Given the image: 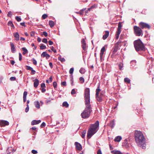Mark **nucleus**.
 Wrapping results in <instances>:
<instances>
[{"mask_svg": "<svg viewBox=\"0 0 154 154\" xmlns=\"http://www.w3.org/2000/svg\"><path fill=\"white\" fill-rule=\"evenodd\" d=\"M84 100L85 108L81 114L82 118L85 119L88 118L92 111V107L90 104V94L89 88H87L85 90Z\"/></svg>", "mask_w": 154, "mask_h": 154, "instance_id": "1", "label": "nucleus"}, {"mask_svg": "<svg viewBox=\"0 0 154 154\" xmlns=\"http://www.w3.org/2000/svg\"><path fill=\"white\" fill-rule=\"evenodd\" d=\"M99 122L98 120L94 124L90 125L87 133L88 138H90L97 132L99 129Z\"/></svg>", "mask_w": 154, "mask_h": 154, "instance_id": "2", "label": "nucleus"}, {"mask_svg": "<svg viewBox=\"0 0 154 154\" xmlns=\"http://www.w3.org/2000/svg\"><path fill=\"white\" fill-rule=\"evenodd\" d=\"M134 137L136 143L137 145L144 144L145 142V139L143 133L139 131H135L134 133Z\"/></svg>", "mask_w": 154, "mask_h": 154, "instance_id": "3", "label": "nucleus"}, {"mask_svg": "<svg viewBox=\"0 0 154 154\" xmlns=\"http://www.w3.org/2000/svg\"><path fill=\"white\" fill-rule=\"evenodd\" d=\"M134 43V47L137 51H145V47L140 39L135 41Z\"/></svg>", "mask_w": 154, "mask_h": 154, "instance_id": "4", "label": "nucleus"}, {"mask_svg": "<svg viewBox=\"0 0 154 154\" xmlns=\"http://www.w3.org/2000/svg\"><path fill=\"white\" fill-rule=\"evenodd\" d=\"M133 29L134 33L136 36H140L143 35V30L139 26H134Z\"/></svg>", "mask_w": 154, "mask_h": 154, "instance_id": "5", "label": "nucleus"}, {"mask_svg": "<svg viewBox=\"0 0 154 154\" xmlns=\"http://www.w3.org/2000/svg\"><path fill=\"white\" fill-rule=\"evenodd\" d=\"M139 25L142 29L144 28L149 29L150 28V26L148 24L143 22H140L139 23Z\"/></svg>", "mask_w": 154, "mask_h": 154, "instance_id": "6", "label": "nucleus"}, {"mask_svg": "<svg viewBox=\"0 0 154 154\" xmlns=\"http://www.w3.org/2000/svg\"><path fill=\"white\" fill-rule=\"evenodd\" d=\"M81 43L82 44V48L84 51H85L87 49V46L85 43V41L84 38L82 39Z\"/></svg>", "mask_w": 154, "mask_h": 154, "instance_id": "7", "label": "nucleus"}, {"mask_svg": "<svg viewBox=\"0 0 154 154\" xmlns=\"http://www.w3.org/2000/svg\"><path fill=\"white\" fill-rule=\"evenodd\" d=\"M119 46L117 45H115L114 48H113V51L112 52V54L111 55L112 57H114L115 55H116L115 54L117 51L120 49Z\"/></svg>", "mask_w": 154, "mask_h": 154, "instance_id": "8", "label": "nucleus"}, {"mask_svg": "<svg viewBox=\"0 0 154 154\" xmlns=\"http://www.w3.org/2000/svg\"><path fill=\"white\" fill-rule=\"evenodd\" d=\"M9 125V122L7 121L3 120H1L0 121V125L2 126H5L8 125Z\"/></svg>", "mask_w": 154, "mask_h": 154, "instance_id": "9", "label": "nucleus"}, {"mask_svg": "<svg viewBox=\"0 0 154 154\" xmlns=\"http://www.w3.org/2000/svg\"><path fill=\"white\" fill-rule=\"evenodd\" d=\"M96 96V98L97 101L99 102H101L102 101V98L103 97V94H101L100 95L99 94Z\"/></svg>", "mask_w": 154, "mask_h": 154, "instance_id": "10", "label": "nucleus"}, {"mask_svg": "<svg viewBox=\"0 0 154 154\" xmlns=\"http://www.w3.org/2000/svg\"><path fill=\"white\" fill-rule=\"evenodd\" d=\"M75 146L77 149L80 150L82 149V146L81 145L77 142H75Z\"/></svg>", "mask_w": 154, "mask_h": 154, "instance_id": "11", "label": "nucleus"}, {"mask_svg": "<svg viewBox=\"0 0 154 154\" xmlns=\"http://www.w3.org/2000/svg\"><path fill=\"white\" fill-rule=\"evenodd\" d=\"M105 50V48L104 46L101 49L100 53V59L101 60L103 58V54Z\"/></svg>", "mask_w": 154, "mask_h": 154, "instance_id": "12", "label": "nucleus"}, {"mask_svg": "<svg viewBox=\"0 0 154 154\" xmlns=\"http://www.w3.org/2000/svg\"><path fill=\"white\" fill-rule=\"evenodd\" d=\"M10 46L11 47V51L13 53H14L16 51V48L14 43L12 42H10Z\"/></svg>", "mask_w": 154, "mask_h": 154, "instance_id": "13", "label": "nucleus"}, {"mask_svg": "<svg viewBox=\"0 0 154 154\" xmlns=\"http://www.w3.org/2000/svg\"><path fill=\"white\" fill-rule=\"evenodd\" d=\"M41 56L43 57H45L47 59H48L50 57V55L46 52H43Z\"/></svg>", "mask_w": 154, "mask_h": 154, "instance_id": "14", "label": "nucleus"}, {"mask_svg": "<svg viewBox=\"0 0 154 154\" xmlns=\"http://www.w3.org/2000/svg\"><path fill=\"white\" fill-rule=\"evenodd\" d=\"M33 81L34 82V86L35 88H37L38 87L39 83L38 80L37 79H35L34 80H33Z\"/></svg>", "mask_w": 154, "mask_h": 154, "instance_id": "15", "label": "nucleus"}, {"mask_svg": "<svg viewBox=\"0 0 154 154\" xmlns=\"http://www.w3.org/2000/svg\"><path fill=\"white\" fill-rule=\"evenodd\" d=\"M109 32L108 31H105L104 35H103V40L106 39L109 36Z\"/></svg>", "mask_w": 154, "mask_h": 154, "instance_id": "16", "label": "nucleus"}, {"mask_svg": "<svg viewBox=\"0 0 154 154\" xmlns=\"http://www.w3.org/2000/svg\"><path fill=\"white\" fill-rule=\"evenodd\" d=\"M14 36L15 37V40L17 41H18L19 40V35L18 33L17 32L13 34Z\"/></svg>", "mask_w": 154, "mask_h": 154, "instance_id": "17", "label": "nucleus"}, {"mask_svg": "<svg viewBox=\"0 0 154 154\" xmlns=\"http://www.w3.org/2000/svg\"><path fill=\"white\" fill-rule=\"evenodd\" d=\"M41 122L40 120H33L31 122V124L32 125L38 124Z\"/></svg>", "mask_w": 154, "mask_h": 154, "instance_id": "18", "label": "nucleus"}, {"mask_svg": "<svg viewBox=\"0 0 154 154\" xmlns=\"http://www.w3.org/2000/svg\"><path fill=\"white\" fill-rule=\"evenodd\" d=\"M34 104L35 107L37 109H39L40 108V103L38 101H37L34 102Z\"/></svg>", "mask_w": 154, "mask_h": 154, "instance_id": "19", "label": "nucleus"}, {"mask_svg": "<svg viewBox=\"0 0 154 154\" xmlns=\"http://www.w3.org/2000/svg\"><path fill=\"white\" fill-rule=\"evenodd\" d=\"M122 139V137L121 136H118L116 137L114 139V141L115 142H119Z\"/></svg>", "mask_w": 154, "mask_h": 154, "instance_id": "20", "label": "nucleus"}, {"mask_svg": "<svg viewBox=\"0 0 154 154\" xmlns=\"http://www.w3.org/2000/svg\"><path fill=\"white\" fill-rule=\"evenodd\" d=\"M115 125L114 121L113 120L111 121L109 123V125L112 128H113Z\"/></svg>", "mask_w": 154, "mask_h": 154, "instance_id": "21", "label": "nucleus"}, {"mask_svg": "<svg viewBox=\"0 0 154 154\" xmlns=\"http://www.w3.org/2000/svg\"><path fill=\"white\" fill-rule=\"evenodd\" d=\"M49 24L50 27L52 28L54 26V23L53 21L49 20Z\"/></svg>", "mask_w": 154, "mask_h": 154, "instance_id": "22", "label": "nucleus"}, {"mask_svg": "<svg viewBox=\"0 0 154 154\" xmlns=\"http://www.w3.org/2000/svg\"><path fill=\"white\" fill-rule=\"evenodd\" d=\"M22 50L23 51V55H25L26 54L28 53V51L27 49L25 47H23L22 48Z\"/></svg>", "mask_w": 154, "mask_h": 154, "instance_id": "23", "label": "nucleus"}, {"mask_svg": "<svg viewBox=\"0 0 154 154\" xmlns=\"http://www.w3.org/2000/svg\"><path fill=\"white\" fill-rule=\"evenodd\" d=\"M122 25L120 22H119L118 24V27L117 29V31L121 32V29L122 28Z\"/></svg>", "mask_w": 154, "mask_h": 154, "instance_id": "24", "label": "nucleus"}, {"mask_svg": "<svg viewBox=\"0 0 154 154\" xmlns=\"http://www.w3.org/2000/svg\"><path fill=\"white\" fill-rule=\"evenodd\" d=\"M58 59L59 60L62 62H64L65 61V59L64 58H62L60 56L58 57Z\"/></svg>", "mask_w": 154, "mask_h": 154, "instance_id": "25", "label": "nucleus"}, {"mask_svg": "<svg viewBox=\"0 0 154 154\" xmlns=\"http://www.w3.org/2000/svg\"><path fill=\"white\" fill-rule=\"evenodd\" d=\"M122 42H123L122 41L121 38L120 37L119 40L117 42V43L115 45H117L119 46H120V44Z\"/></svg>", "mask_w": 154, "mask_h": 154, "instance_id": "26", "label": "nucleus"}, {"mask_svg": "<svg viewBox=\"0 0 154 154\" xmlns=\"http://www.w3.org/2000/svg\"><path fill=\"white\" fill-rule=\"evenodd\" d=\"M85 9H82L79 12H77L76 13L77 14H80L81 15H83L84 14V11Z\"/></svg>", "mask_w": 154, "mask_h": 154, "instance_id": "27", "label": "nucleus"}, {"mask_svg": "<svg viewBox=\"0 0 154 154\" xmlns=\"http://www.w3.org/2000/svg\"><path fill=\"white\" fill-rule=\"evenodd\" d=\"M100 91L101 90L99 86H98L96 90V96H97V95L99 94V93Z\"/></svg>", "mask_w": 154, "mask_h": 154, "instance_id": "28", "label": "nucleus"}, {"mask_svg": "<svg viewBox=\"0 0 154 154\" xmlns=\"http://www.w3.org/2000/svg\"><path fill=\"white\" fill-rule=\"evenodd\" d=\"M120 32H121L117 31L116 35L115 38L116 39H118V38H119Z\"/></svg>", "mask_w": 154, "mask_h": 154, "instance_id": "29", "label": "nucleus"}, {"mask_svg": "<svg viewBox=\"0 0 154 154\" xmlns=\"http://www.w3.org/2000/svg\"><path fill=\"white\" fill-rule=\"evenodd\" d=\"M124 82L127 83H129L130 82V80L129 78H125L124 79Z\"/></svg>", "mask_w": 154, "mask_h": 154, "instance_id": "30", "label": "nucleus"}, {"mask_svg": "<svg viewBox=\"0 0 154 154\" xmlns=\"http://www.w3.org/2000/svg\"><path fill=\"white\" fill-rule=\"evenodd\" d=\"M79 72L82 74H83L85 72V70L84 69L81 68L79 70Z\"/></svg>", "mask_w": 154, "mask_h": 154, "instance_id": "31", "label": "nucleus"}, {"mask_svg": "<svg viewBox=\"0 0 154 154\" xmlns=\"http://www.w3.org/2000/svg\"><path fill=\"white\" fill-rule=\"evenodd\" d=\"M62 105L63 106L67 107L69 106V104L66 102H64L63 103Z\"/></svg>", "mask_w": 154, "mask_h": 154, "instance_id": "32", "label": "nucleus"}, {"mask_svg": "<svg viewBox=\"0 0 154 154\" xmlns=\"http://www.w3.org/2000/svg\"><path fill=\"white\" fill-rule=\"evenodd\" d=\"M40 49L41 50H43L46 48V46L43 44H41L40 47Z\"/></svg>", "mask_w": 154, "mask_h": 154, "instance_id": "33", "label": "nucleus"}, {"mask_svg": "<svg viewBox=\"0 0 154 154\" xmlns=\"http://www.w3.org/2000/svg\"><path fill=\"white\" fill-rule=\"evenodd\" d=\"M8 26H11L14 28V26L13 23L11 21H9L8 23Z\"/></svg>", "mask_w": 154, "mask_h": 154, "instance_id": "34", "label": "nucleus"}, {"mask_svg": "<svg viewBox=\"0 0 154 154\" xmlns=\"http://www.w3.org/2000/svg\"><path fill=\"white\" fill-rule=\"evenodd\" d=\"M86 133V131H84L82 133V137L84 138L85 137V134Z\"/></svg>", "mask_w": 154, "mask_h": 154, "instance_id": "35", "label": "nucleus"}, {"mask_svg": "<svg viewBox=\"0 0 154 154\" xmlns=\"http://www.w3.org/2000/svg\"><path fill=\"white\" fill-rule=\"evenodd\" d=\"M53 86L55 89H56V88H57V82H54L53 83Z\"/></svg>", "mask_w": 154, "mask_h": 154, "instance_id": "36", "label": "nucleus"}, {"mask_svg": "<svg viewBox=\"0 0 154 154\" xmlns=\"http://www.w3.org/2000/svg\"><path fill=\"white\" fill-rule=\"evenodd\" d=\"M48 17V15L46 14H43L42 16V18L43 19H46Z\"/></svg>", "mask_w": 154, "mask_h": 154, "instance_id": "37", "label": "nucleus"}, {"mask_svg": "<svg viewBox=\"0 0 154 154\" xmlns=\"http://www.w3.org/2000/svg\"><path fill=\"white\" fill-rule=\"evenodd\" d=\"M15 18L16 20L18 22H20L21 20V18L19 16H16Z\"/></svg>", "mask_w": 154, "mask_h": 154, "instance_id": "38", "label": "nucleus"}, {"mask_svg": "<svg viewBox=\"0 0 154 154\" xmlns=\"http://www.w3.org/2000/svg\"><path fill=\"white\" fill-rule=\"evenodd\" d=\"M12 15V12L10 11L8 12V13L7 14L8 16L10 17H11V16Z\"/></svg>", "mask_w": 154, "mask_h": 154, "instance_id": "39", "label": "nucleus"}, {"mask_svg": "<svg viewBox=\"0 0 154 154\" xmlns=\"http://www.w3.org/2000/svg\"><path fill=\"white\" fill-rule=\"evenodd\" d=\"M32 61L34 65H36L37 64V61L34 58H33Z\"/></svg>", "mask_w": 154, "mask_h": 154, "instance_id": "40", "label": "nucleus"}, {"mask_svg": "<svg viewBox=\"0 0 154 154\" xmlns=\"http://www.w3.org/2000/svg\"><path fill=\"white\" fill-rule=\"evenodd\" d=\"M79 80L82 83H83L84 82V79L83 78L81 77L79 79Z\"/></svg>", "mask_w": 154, "mask_h": 154, "instance_id": "41", "label": "nucleus"}, {"mask_svg": "<svg viewBox=\"0 0 154 154\" xmlns=\"http://www.w3.org/2000/svg\"><path fill=\"white\" fill-rule=\"evenodd\" d=\"M26 69L28 70H31L32 69V68L30 66H26Z\"/></svg>", "mask_w": 154, "mask_h": 154, "instance_id": "42", "label": "nucleus"}, {"mask_svg": "<svg viewBox=\"0 0 154 154\" xmlns=\"http://www.w3.org/2000/svg\"><path fill=\"white\" fill-rule=\"evenodd\" d=\"M74 71V68H71L69 71V73L70 74L73 73Z\"/></svg>", "mask_w": 154, "mask_h": 154, "instance_id": "43", "label": "nucleus"}, {"mask_svg": "<svg viewBox=\"0 0 154 154\" xmlns=\"http://www.w3.org/2000/svg\"><path fill=\"white\" fill-rule=\"evenodd\" d=\"M115 154H123L120 151L116 150L115 152Z\"/></svg>", "mask_w": 154, "mask_h": 154, "instance_id": "44", "label": "nucleus"}, {"mask_svg": "<svg viewBox=\"0 0 154 154\" xmlns=\"http://www.w3.org/2000/svg\"><path fill=\"white\" fill-rule=\"evenodd\" d=\"M76 94V92L74 89H72L71 92V94L72 95Z\"/></svg>", "mask_w": 154, "mask_h": 154, "instance_id": "45", "label": "nucleus"}, {"mask_svg": "<svg viewBox=\"0 0 154 154\" xmlns=\"http://www.w3.org/2000/svg\"><path fill=\"white\" fill-rule=\"evenodd\" d=\"M51 50L54 52V53H56L57 52V51L54 48L53 46L51 47Z\"/></svg>", "mask_w": 154, "mask_h": 154, "instance_id": "46", "label": "nucleus"}, {"mask_svg": "<svg viewBox=\"0 0 154 154\" xmlns=\"http://www.w3.org/2000/svg\"><path fill=\"white\" fill-rule=\"evenodd\" d=\"M16 78L14 77H11L10 78V80L11 81H14L15 80Z\"/></svg>", "mask_w": 154, "mask_h": 154, "instance_id": "47", "label": "nucleus"}, {"mask_svg": "<svg viewBox=\"0 0 154 154\" xmlns=\"http://www.w3.org/2000/svg\"><path fill=\"white\" fill-rule=\"evenodd\" d=\"M42 42L45 43H47L48 42L47 39L45 38H43L42 40Z\"/></svg>", "mask_w": 154, "mask_h": 154, "instance_id": "48", "label": "nucleus"}, {"mask_svg": "<svg viewBox=\"0 0 154 154\" xmlns=\"http://www.w3.org/2000/svg\"><path fill=\"white\" fill-rule=\"evenodd\" d=\"M31 152L33 154H36L38 152L37 151L34 149L32 150Z\"/></svg>", "mask_w": 154, "mask_h": 154, "instance_id": "49", "label": "nucleus"}, {"mask_svg": "<svg viewBox=\"0 0 154 154\" xmlns=\"http://www.w3.org/2000/svg\"><path fill=\"white\" fill-rule=\"evenodd\" d=\"M27 94V92L25 91L23 93V97H26V96Z\"/></svg>", "mask_w": 154, "mask_h": 154, "instance_id": "50", "label": "nucleus"}, {"mask_svg": "<svg viewBox=\"0 0 154 154\" xmlns=\"http://www.w3.org/2000/svg\"><path fill=\"white\" fill-rule=\"evenodd\" d=\"M27 107L25 109V112H28L29 110V105H26Z\"/></svg>", "mask_w": 154, "mask_h": 154, "instance_id": "51", "label": "nucleus"}, {"mask_svg": "<svg viewBox=\"0 0 154 154\" xmlns=\"http://www.w3.org/2000/svg\"><path fill=\"white\" fill-rule=\"evenodd\" d=\"M61 85L65 86H66V82L65 81L61 83Z\"/></svg>", "mask_w": 154, "mask_h": 154, "instance_id": "52", "label": "nucleus"}, {"mask_svg": "<svg viewBox=\"0 0 154 154\" xmlns=\"http://www.w3.org/2000/svg\"><path fill=\"white\" fill-rule=\"evenodd\" d=\"M41 87L42 88H44L45 87V84L44 83H42L41 85Z\"/></svg>", "mask_w": 154, "mask_h": 154, "instance_id": "53", "label": "nucleus"}, {"mask_svg": "<svg viewBox=\"0 0 154 154\" xmlns=\"http://www.w3.org/2000/svg\"><path fill=\"white\" fill-rule=\"evenodd\" d=\"M140 146H141L143 149H145L146 148L145 143H144V144H140Z\"/></svg>", "mask_w": 154, "mask_h": 154, "instance_id": "54", "label": "nucleus"}, {"mask_svg": "<svg viewBox=\"0 0 154 154\" xmlns=\"http://www.w3.org/2000/svg\"><path fill=\"white\" fill-rule=\"evenodd\" d=\"M22 56L20 53H19V60L21 61L22 60Z\"/></svg>", "mask_w": 154, "mask_h": 154, "instance_id": "55", "label": "nucleus"}, {"mask_svg": "<svg viewBox=\"0 0 154 154\" xmlns=\"http://www.w3.org/2000/svg\"><path fill=\"white\" fill-rule=\"evenodd\" d=\"M31 74H35V71L33 69H32V70H31Z\"/></svg>", "mask_w": 154, "mask_h": 154, "instance_id": "56", "label": "nucleus"}, {"mask_svg": "<svg viewBox=\"0 0 154 154\" xmlns=\"http://www.w3.org/2000/svg\"><path fill=\"white\" fill-rule=\"evenodd\" d=\"M45 122H43V123H42V124H41V127L42 128L43 127H44L45 126Z\"/></svg>", "mask_w": 154, "mask_h": 154, "instance_id": "57", "label": "nucleus"}, {"mask_svg": "<svg viewBox=\"0 0 154 154\" xmlns=\"http://www.w3.org/2000/svg\"><path fill=\"white\" fill-rule=\"evenodd\" d=\"M136 63V61L135 60H133L131 61V64H135Z\"/></svg>", "mask_w": 154, "mask_h": 154, "instance_id": "58", "label": "nucleus"}, {"mask_svg": "<svg viewBox=\"0 0 154 154\" xmlns=\"http://www.w3.org/2000/svg\"><path fill=\"white\" fill-rule=\"evenodd\" d=\"M97 154H102L101 150L100 149H99L98 150L97 152Z\"/></svg>", "mask_w": 154, "mask_h": 154, "instance_id": "59", "label": "nucleus"}, {"mask_svg": "<svg viewBox=\"0 0 154 154\" xmlns=\"http://www.w3.org/2000/svg\"><path fill=\"white\" fill-rule=\"evenodd\" d=\"M43 35L45 36L46 37L48 35V34L47 32H43Z\"/></svg>", "mask_w": 154, "mask_h": 154, "instance_id": "60", "label": "nucleus"}, {"mask_svg": "<svg viewBox=\"0 0 154 154\" xmlns=\"http://www.w3.org/2000/svg\"><path fill=\"white\" fill-rule=\"evenodd\" d=\"M48 44L50 45H52L53 44V42L51 41L50 40L48 41Z\"/></svg>", "mask_w": 154, "mask_h": 154, "instance_id": "61", "label": "nucleus"}, {"mask_svg": "<svg viewBox=\"0 0 154 154\" xmlns=\"http://www.w3.org/2000/svg\"><path fill=\"white\" fill-rule=\"evenodd\" d=\"M49 65L50 66L51 68H53V65H52V63L51 62H50L49 63Z\"/></svg>", "mask_w": 154, "mask_h": 154, "instance_id": "62", "label": "nucleus"}, {"mask_svg": "<svg viewBox=\"0 0 154 154\" xmlns=\"http://www.w3.org/2000/svg\"><path fill=\"white\" fill-rule=\"evenodd\" d=\"M34 34H35V33L34 32H30V35L31 36H33L34 35Z\"/></svg>", "mask_w": 154, "mask_h": 154, "instance_id": "63", "label": "nucleus"}, {"mask_svg": "<svg viewBox=\"0 0 154 154\" xmlns=\"http://www.w3.org/2000/svg\"><path fill=\"white\" fill-rule=\"evenodd\" d=\"M15 63V61L13 60H11V63L12 65H14Z\"/></svg>", "mask_w": 154, "mask_h": 154, "instance_id": "64", "label": "nucleus"}]
</instances>
